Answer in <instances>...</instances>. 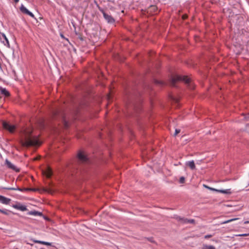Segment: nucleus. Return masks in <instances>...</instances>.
Returning <instances> with one entry per match:
<instances>
[{
  "label": "nucleus",
  "mask_w": 249,
  "mask_h": 249,
  "mask_svg": "<svg viewBox=\"0 0 249 249\" xmlns=\"http://www.w3.org/2000/svg\"><path fill=\"white\" fill-rule=\"evenodd\" d=\"M178 81L184 82L191 89H194L195 86L191 82V79L186 76H181L176 75L172 76L170 80V85L174 87H176V83Z\"/></svg>",
  "instance_id": "f257e3e1"
},
{
  "label": "nucleus",
  "mask_w": 249,
  "mask_h": 249,
  "mask_svg": "<svg viewBox=\"0 0 249 249\" xmlns=\"http://www.w3.org/2000/svg\"><path fill=\"white\" fill-rule=\"evenodd\" d=\"M52 117L54 120H60L65 128L69 127L68 122L65 119V114L62 109H55L52 111Z\"/></svg>",
  "instance_id": "f03ea898"
},
{
  "label": "nucleus",
  "mask_w": 249,
  "mask_h": 249,
  "mask_svg": "<svg viewBox=\"0 0 249 249\" xmlns=\"http://www.w3.org/2000/svg\"><path fill=\"white\" fill-rule=\"evenodd\" d=\"M21 144L23 146L25 147L37 146L40 144L39 141L36 137L31 136L27 137L24 141H21Z\"/></svg>",
  "instance_id": "7ed1b4c3"
},
{
  "label": "nucleus",
  "mask_w": 249,
  "mask_h": 249,
  "mask_svg": "<svg viewBox=\"0 0 249 249\" xmlns=\"http://www.w3.org/2000/svg\"><path fill=\"white\" fill-rule=\"evenodd\" d=\"M98 9L99 11L102 12V13L103 15L104 18L107 21V22L109 23H113L115 22V19L114 18L111 16L107 13H106L103 9H102L101 7H100L99 5L97 4V5Z\"/></svg>",
  "instance_id": "20e7f679"
},
{
  "label": "nucleus",
  "mask_w": 249,
  "mask_h": 249,
  "mask_svg": "<svg viewBox=\"0 0 249 249\" xmlns=\"http://www.w3.org/2000/svg\"><path fill=\"white\" fill-rule=\"evenodd\" d=\"M78 162L79 164L88 163L89 159L82 151H80L77 154Z\"/></svg>",
  "instance_id": "39448f33"
},
{
  "label": "nucleus",
  "mask_w": 249,
  "mask_h": 249,
  "mask_svg": "<svg viewBox=\"0 0 249 249\" xmlns=\"http://www.w3.org/2000/svg\"><path fill=\"white\" fill-rule=\"evenodd\" d=\"M203 186L205 188H207L209 190H212V191H213L220 192V193H223V194H231V190L230 189L217 190V189H214V188H211V187H209V186H207V185H206L205 184H204Z\"/></svg>",
  "instance_id": "423d86ee"
},
{
  "label": "nucleus",
  "mask_w": 249,
  "mask_h": 249,
  "mask_svg": "<svg viewBox=\"0 0 249 249\" xmlns=\"http://www.w3.org/2000/svg\"><path fill=\"white\" fill-rule=\"evenodd\" d=\"M0 40L1 42L7 47L10 48V44L8 38L3 33L0 32Z\"/></svg>",
  "instance_id": "0eeeda50"
},
{
  "label": "nucleus",
  "mask_w": 249,
  "mask_h": 249,
  "mask_svg": "<svg viewBox=\"0 0 249 249\" xmlns=\"http://www.w3.org/2000/svg\"><path fill=\"white\" fill-rule=\"evenodd\" d=\"M2 189L8 190H18L20 191H36V189L34 188H23L21 189L20 188H13V187H2Z\"/></svg>",
  "instance_id": "6e6552de"
},
{
  "label": "nucleus",
  "mask_w": 249,
  "mask_h": 249,
  "mask_svg": "<svg viewBox=\"0 0 249 249\" xmlns=\"http://www.w3.org/2000/svg\"><path fill=\"white\" fill-rule=\"evenodd\" d=\"M3 126L5 129L8 130L11 133L14 132L16 129L15 125H12L6 122H4L3 123Z\"/></svg>",
  "instance_id": "1a4fd4ad"
},
{
  "label": "nucleus",
  "mask_w": 249,
  "mask_h": 249,
  "mask_svg": "<svg viewBox=\"0 0 249 249\" xmlns=\"http://www.w3.org/2000/svg\"><path fill=\"white\" fill-rule=\"evenodd\" d=\"M5 165L7 166V167L10 169L14 170L17 172H19V169L17 168L14 164H13L10 161H9L7 159L5 160Z\"/></svg>",
  "instance_id": "9d476101"
},
{
  "label": "nucleus",
  "mask_w": 249,
  "mask_h": 249,
  "mask_svg": "<svg viewBox=\"0 0 249 249\" xmlns=\"http://www.w3.org/2000/svg\"><path fill=\"white\" fill-rule=\"evenodd\" d=\"M20 10L22 13L29 15L32 18H35L34 14L29 11L25 7H24L23 5H21L20 7Z\"/></svg>",
  "instance_id": "9b49d317"
},
{
  "label": "nucleus",
  "mask_w": 249,
  "mask_h": 249,
  "mask_svg": "<svg viewBox=\"0 0 249 249\" xmlns=\"http://www.w3.org/2000/svg\"><path fill=\"white\" fill-rule=\"evenodd\" d=\"M11 199L0 195V202L5 205H8L11 201Z\"/></svg>",
  "instance_id": "f8f14e48"
},
{
  "label": "nucleus",
  "mask_w": 249,
  "mask_h": 249,
  "mask_svg": "<svg viewBox=\"0 0 249 249\" xmlns=\"http://www.w3.org/2000/svg\"><path fill=\"white\" fill-rule=\"evenodd\" d=\"M12 207L21 211H25L27 210L25 206L21 205L20 203L13 205Z\"/></svg>",
  "instance_id": "ddd939ff"
},
{
  "label": "nucleus",
  "mask_w": 249,
  "mask_h": 249,
  "mask_svg": "<svg viewBox=\"0 0 249 249\" xmlns=\"http://www.w3.org/2000/svg\"><path fill=\"white\" fill-rule=\"evenodd\" d=\"M158 8L155 5H151L148 9V12L153 13L154 14L157 13Z\"/></svg>",
  "instance_id": "4468645a"
},
{
  "label": "nucleus",
  "mask_w": 249,
  "mask_h": 249,
  "mask_svg": "<svg viewBox=\"0 0 249 249\" xmlns=\"http://www.w3.org/2000/svg\"><path fill=\"white\" fill-rule=\"evenodd\" d=\"M0 91L2 95H4L5 97H9L10 95L9 92L7 90H6V89L0 87Z\"/></svg>",
  "instance_id": "2eb2a0df"
},
{
  "label": "nucleus",
  "mask_w": 249,
  "mask_h": 249,
  "mask_svg": "<svg viewBox=\"0 0 249 249\" xmlns=\"http://www.w3.org/2000/svg\"><path fill=\"white\" fill-rule=\"evenodd\" d=\"M187 166H188L191 170L196 169V166L194 160L189 161L186 163Z\"/></svg>",
  "instance_id": "dca6fc26"
},
{
  "label": "nucleus",
  "mask_w": 249,
  "mask_h": 249,
  "mask_svg": "<svg viewBox=\"0 0 249 249\" xmlns=\"http://www.w3.org/2000/svg\"><path fill=\"white\" fill-rule=\"evenodd\" d=\"M202 249H216L215 247L212 245H203Z\"/></svg>",
  "instance_id": "f3484780"
},
{
  "label": "nucleus",
  "mask_w": 249,
  "mask_h": 249,
  "mask_svg": "<svg viewBox=\"0 0 249 249\" xmlns=\"http://www.w3.org/2000/svg\"><path fill=\"white\" fill-rule=\"evenodd\" d=\"M46 176L47 178H50L52 175V171L51 169L48 168L45 172Z\"/></svg>",
  "instance_id": "a211bd4d"
},
{
  "label": "nucleus",
  "mask_w": 249,
  "mask_h": 249,
  "mask_svg": "<svg viewBox=\"0 0 249 249\" xmlns=\"http://www.w3.org/2000/svg\"><path fill=\"white\" fill-rule=\"evenodd\" d=\"M0 213L4 214H5V215H9L10 213H12L11 211H9V210H6V209H0Z\"/></svg>",
  "instance_id": "6ab92c4d"
},
{
  "label": "nucleus",
  "mask_w": 249,
  "mask_h": 249,
  "mask_svg": "<svg viewBox=\"0 0 249 249\" xmlns=\"http://www.w3.org/2000/svg\"><path fill=\"white\" fill-rule=\"evenodd\" d=\"M30 214L34 215H42V213L41 212H39L37 211H31L29 212Z\"/></svg>",
  "instance_id": "aec40b11"
},
{
  "label": "nucleus",
  "mask_w": 249,
  "mask_h": 249,
  "mask_svg": "<svg viewBox=\"0 0 249 249\" xmlns=\"http://www.w3.org/2000/svg\"><path fill=\"white\" fill-rule=\"evenodd\" d=\"M178 219L179 221H181L183 223H188V219L187 218H181L180 217H179L178 218Z\"/></svg>",
  "instance_id": "412c9836"
},
{
  "label": "nucleus",
  "mask_w": 249,
  "mask_h": 249,
  "mask_svg": "<svg viewBox=\"0 0 249 249\" xmlns=\"http://www.w3.org/2000/svg\"><path fill=\"white\" fill-rule=\"evenodd\" d=\"M243 131L246 132L248 134H249V124H246L244 129Z\"/></svg>",
  "instance_id": "4be33fe9"
},
{
  "label": "nucleus",
  "mask_w": 249,
  "mask_h": 249,
  "mask_svg": "<svg viewBox=\"0 0 249 249\" xmlns=\"http://www.w3.org/2000/svg\"><path fill=\"white\" fill-rule=\"evenodd\" d=\"M146 239H147L148 241L153 243H156V242L154 240V238L152 237H145Z\"/></svg>",
  "instance_id": "5701e85b"
},
{
  "label": "nucleus",
  "mask_w": 249,
  "mask_h": 249,
  "mask_svg": "<svg viewBox=\"0 0 249 249\" xmlns=\"http://www.w3.org/2000/svg\"><path fill=\"white\" fill-rule=\"evenodd\" d=\"M243 115L244 116V120L246 121H249V113L248 114H243Z\"/></svg>",
  "instance_id": "b1692460"
},
{
  "label": "nucleus",
  "mask_w": 249,
  "mask_h": 249,
  "mask_svg": "<svg viewBox=\"0 0 249 249\" xmlns=\"http://www.w3.org/2000/svg\"><path fill=\"white\" fill-rule=\"evenodd\" d=\"M40 244H43V245H47V246H52L51 243L48 242H45V241H41Z\"/></svg>",
  "instance_id": "393cba45"
},
{
  "label": "nucleus",
  "mask_w": 249,
  "mask_h": 249,
  "mask_svg": "<svg viewBox=\"0 0 249 249\" xmlns=\"http://www.w3.org/2000/svg\"><path fill=\"white\" fill-rule=\"evenodd\" d=\"M154 82L156 84H157V85H163L164 84L163 82L162 81H159L158 80H155Z\"/></svg>",
  "instance_id": "a878e982"
},
{
  "label": "nucleus",
  "mask_w": 249,
  "mask_h": 249,
  "mask_svg": "<svg viewBox=\"0 0 249 249\" xmlns=\"http://www.w3.org/2000/svg\"><path fill=\"white\" fill-rule=\"evenodd\" d=\"M236 219L235 218H234V219H229V220H226V221H223L221 223V224H226V223H228L230 222H231L232 221H233V220H236Z\"/></svg>",
  "instance_id": "bb28decb"
},
{
  "label": "nucleus",
  "mask_w": 249,
  "mask_h": 249,
  "mask_svg": "<svg viewBox=\"0 0 249 249\" xmlns=\"http://www.w3.org/2000/svg\"><path fill=\"white\" fill-rule=\"evenodd\" d=\"M185 181V178L184 177H181L179 178V182L180 183H184Z\"/></svg>",
  "instance_id": "cd10ccee"
},
{
  "label": "nucleus",
  "mask_w": 249,
  "mask_h": 249,
  "mask_svg": "<svg viewBox=\"0 0 249 249\" xmlns=\"http://www.w3.org/2000/svg\"><path fill=\"white\" fill-rule=\"evenodd\" d=\"M180 132V130L179 129H176L175 130V133L174 134V136H176V135H177L178 134L179 132Z\"/></svg>",
  "instance_id": "c85d7f7f"
},
{
  "label": "nucleus",
  "mask_w": 249,
  "mask_h": 249,
  "mask_svg": "<svg viewBox=\"0 0 249 249\" xmlns=\"http://www.w3.org/2000/svg\"><path fill=\"white\" fill-rule=\"evenodd\" d=\"M188 223L195 224V220L194 219H188Z\"/></svg>",
  "instance_id": "c756f323"
},
{
  "label": "nucleus",
  "mask_w": 249,
  "mask_h": 249,
  "mask_svg": "<svg viewBox=\"0 0 249 249\" xmlns=\"http://www.w3.org/2000/svg\"><path fill=\"white\" fill-rule=\"evenodd\" d=\"M212 236V235H211V234H208V235H205L204 238L205 239H208V238H209L211 237Z\"/></svg>",
  "instance_id": "7c9ffc66"
},
{
  "label": "nucleus",
  "mask_w": 249,
  "mask_h": 249,
  "mask_svg": "<svg viewBox=\"0 0 249 249\" xmlns=\"http://www.w3.org/2000/svg\"><path fill=\"white\" fill-rule=\"evenodd\" d=\"M33 242H34V243H39V244H40V242H41V241L37 240H33Z\"/></svg>",
  "instance_id": "2f4dec72"
},
{
  "label": "nucleus",
  "mask_w": 249,
  "mask_h": 249,
  "mask_svg": "<svg viewBox=\"0 0 249 249\" xmlns=\"http://www.w3.org/2000/svg\"><path fill=\"white\" fill-rule=\"evenodd\" d=\"M171 99L173 100V101H175V102H178V100L176 99L175 97H173V96H171Z\"/></svg>",
  "instance_id": "473e14b6"
},
{
  "label": "nucleus",
  "mask_w": 249,
  "mask_h": 249,
  "mask_svg": "<svg viewBox=\"0 0 249 249\" xmlns=\"http://www.w3.org/2000/svg\"><path fill=\"white\" fill-rule=\"evenodd\" d=\"M249 235V234H241V235H239L240 236H247V235Z\"/></svg>",
  "instance_id": "72a5a7b5"
},
{
  "label": "nucleus",
  "mask_w": 249,
  "mask_h": 249,
  "mask_svg": "<svg viewBox=\"0 0 249 249\" xmlns=\"http://www.w3.org/2000/svg\"><path fill=\"white\" fill-rule=\"evenodd\" d=\"M79 38L81 40H82V41H83V40H84L83 37H82V36H79Z\"/></svg>",
  "instance_id": "f704fd0d"
},
{
  "label": "nucleus",
  "mask_w": 249,
  "mask_h": 249,
  "mask_svg": "<svg viewBox=\"0 0 249 249\" xmlns=\"http://www.w3.org/2000/svg\"><path fill=\"white\" fill-rule=\"evenodd\" d=\"M13 0L15 1V2L16 3H17L19 1V0Z\"/></svg>",
  "instance_id": "c9c22d12"
},
{
  "label": "nucleus",
  "mask_w": 249,
  "mask_h": 249,
  "mask_svg": "<svg viewBox=\"0 0 249 249\" xmlns=\"http://www.w3.org/2000/svg\"><path fill=\"white\" fill-rule=\"evenodd\" d=\"M78 108L76 109V110H75V113H77V112H78Z\"/></svg>",
  "instance_id": "e433bc0d"
},
{
  "label": "nucleus",
  "mask_w": 249,
  "mask_h": 249,
  "mask_svg": "<svg viewBox=\"0 0 249 249\" xmlns=\"http://www.w3.org/2000/svg\"><path fill=\"white\" fill-rule=\"evenodd\" d=\"M249 223V221H245L244 222L245 224H247V223Z\"/></svg>",
  "instance_id": "4c0bfd02"
},
{
  "label": "nucleus",
  "mask_w": 249,
  "mask_h": 249,
  "mask_svg": "<svg viewBox=\"0 0 249 249\" xmlns=\"http://www.w3.org/2000/svg\"><path fill=\"white\" fill-rule=\"evenodd\" d=\"M61 37H64V36L63 35H61Z\"/></svg>",
  "instance_id": "58836bf2"
},
{
  "label": "nucleus",
  "mask_w": 249,
  "mask_h": 249,
  "mask_svg": "<svg viewBox=\"0 0 249 249\" xmlns=\"http://www.w3.org/2000/svg\"><path fill=\"white\" fill-rule=\"evenodd\" d=\"M249 42H248V47H249Z\"/></svg>",
  "instance_id": "ea45409f"
},
{
  "label": "nucleus",
  "mask_w": 249,
  "mask_h": 249,
  "mask_svg": "<svg viewBox=\"0 0 249 249\" xmlns=\"http://www.w3.org/2000/svg\"><path fill=\"white\" fill-rule=\"evenodd\" d=\"M186 18V16H184L183 17V18Z\"/></svg>",
  "instance_id": "a19ab883"
}]
</instances>
